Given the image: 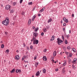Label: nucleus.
Returning <instances> with one entry per match:
<instances>
[{"instance_id": "37998d69", "label": "nucleus", "mask_w": 77, "mask_h": 77, "mask_svg": "<svg viewBox=\"0 0 77 77\" xmlns=\"http://www.w3.org/2000/svg\"><path fill=\"white\" fill-rule=\"evenodd\" d=\"M41 35L42 36H43V35H44V32H42V33L41 34Z\"/></svg>"}, {"instance_id": "412c9836", "label": "nucleus", "mask_w": 77, "mask_h": 77, "mask_svg": "<svg viewBox=\"0 0 77 77\" xmlns=\"http://www.w3.org/2000/svg\"><path fill=\"white\" fill-rule=\"evenodd\" d=\"M43 73H45V72H46V69H43Z\"/></svg>"}, {"instance_id": "13d9d810", "label": "nucleus", "mask_w": 77, "mask_h": 77, "mask_svg": "<svg viewBox=\"0 0 77 77\" xmlns=\"http://www.w3.org/2000/svg\"><path fill=\"white\" fill-rule=\"evenodd\" d=\"M51 59H52V60H53V59H54V57H51Z\"/></svg>"}, {"instance_id": "9b49d317", "label": "nucleus", "mask_w": 77, "mask_h": 77, "mask_svg": "<svg viewBox=\"0 0 77 77\" xmlns=\"http://www.w3.org/2000/svg\"><path fill=\"white\" fill-rule=\"evenodd\" d=\"M32 21V20L31 19H29L28 20V24L29 26H30V24H31V22Z\"/></svg>"}, {"instance_id": "2eb2a0df", "label": "nucleus", "mask_w": 77, "mask_h": 77, "mask_svg": "<svg viewBox=\"0 0 77 77\" xmlns=\"http://www.w3.org/2000/svg\"><path fill=\"white\" fill-rule=\"evenodd\" d=\"M15 69H12L11 71H10V72L11 73H13L14 72H15Z\"/></svg>"}, {"instance_id": "b1692460", "label": "nucleus", "mask_w": 77, "mask_h": 77, "mask_svg": "<svg viewBox=\"0 0 77 77\" xmlns=\"http://www.w3.org/2000/svg\"><path fill=\"white\" fill-rule=\"evenodd\" d=\"M71 59H69L68 60V61L69 62V63H71Z\"/></svg>"}, {"instance_id": "3c124183", "label": "nucleus", "mask_w": 77, "mask_h": 77, "mask_svg": "<svg viewBox=\"0 0 77 77\" xmlns=\"http://www.w3.org/2000/svg\"><path fill=\"white\" fill-rule=\"evenodd\" d=\"M25 63H26V62H27V63H29V62L28 61H26V60H25L24 61Z\"/></svg>"}, {"instance_id": "a19ab883", "label": "nucleus", "mask_w": 77, "mask_h": 77, "mask_svg": "<svg viewBox=\"0 0 77 77\" xmlns=\"http://www.w3.org/2000/svg\"><path fill=\"white\" fill-rule=\"evenodd\" d=\"M23 45L24 47H26V44H25V43H23Z\"/></svg>"}, {"instance_id": "603ef678", "label": "nucleus", "mask_w": 77, "mask_h": 77, "mask_svg": "<svg viewBox=\"0 0 77 77\" xmlns=\"http://www.w3.org/2000/svg\"><path fill=\"white\" fill-rule=\"evenodd\" d=\"M58 70H59V69H55L56 71H58Z\"/></svg>"}, {"instance_id": "f03ea898", "label": "nucleus", "mask_w": 77, "mask_h": 77, "mask_svg": "<svg viewBox=\"0 0 77 77\" xmlns=\"http://www.w3.org/2000/svg\"><path fill=\"white\" fill-rule=\"evenodd\" d=\"M36 37H33L32 39L33 41V44H38L39 42V41L38 40H36Z\"/></svg>"}, {"instance_id": "4be33fe9", "label": "nucleus", "mask_w": 77, "mask_h": 77, "mask_svg": "<svg viewBox=\"0 0 77 77\" xmlns=\"http://www.w3.org/2000/svg\"><path fill=\"white\" fill-rule=\"evenodd\" d=\"M71 48L69 46H68L67 47V49L68 50H71Z\"/></svg>"}, {"instance_id": "c03bdc74", "label": "nucleus", "mask_w": 77, "mask_h": 77, "mask_svg": "<svg viewBox=\"0 0 77 77\" xmlns=\"http://www.w3.org/2000/svg\"><path fill=\"white\" fill-rule=\"evenodd\" d=\"M13 4L14 6H15V5H16V2H13Z\"/></svg>"}, {"instance_id": "ea45409f", "label": "nucleus", "mask_w": 77, "mask_h": 77, "mask_svg": "<svg viewBox=\"0 0 77 77\" xmlns=\"http://www.w3.org/2000/svg\"><path fill=\"white\" fill-rule=\"evenodd\" d=\"M67 39H68V38H69V35H68L67 36Z\"/></svg>"}, {"instance_id": "aec40b11", "label": "nucleus", "mask_w": 77, "mask_h": 77, "mask_svg": "<svg viewBox=\"0 0 77 77\" xmlns=\"http://www.w3.org/2000/svg\"><path fill=\"white\" fill-rule=\"evenodd\" d=\"M72 50L74 52H75V53L76 52V49H75L74 48H72Z\"/></svg>"}, {"instance_id": "de8ad7c7", "label": "nucleus", "mask_w": 77, "mask_h": 77, "mask_svg": "<svg viewBox=\"0 0 77 77\" xmlns=\"http://www.w3.org/2000/svg\"><path fill=\"white\" fill-rule=\"evenodd\" d=\"M46 51H47V49H44V52H46Z\"/></svg>"}, {"instance_id": "8fccbe9b", "label": "nucleus", "mask_w": 77, "mask_h": 77, "mask_svg": "<svg viewBox=\"0 0 77 77\" xmlns=\"http://www.w3.org/2000/svg\"><path fill=\"white\" fill-rule=\"evenodd\" d=\"M35 29V26H33L32 27V29Z\"/></svg>"}, {"instance_id": "423d86ee", "label": "nucleus", "mask_w": 77, "mask_h": 77, "mask_svg": "<svg viewBox=\"0 0 77 77\" xmlns=\"http://www.w3.org/2000/svg\"><path fill=\"white\" fill-rule=\"evenodd\" d=\"M77 58H75L73 60L72 62V63H76V61H77Z\"/></svg>"}, {"instance_id": "f257e3e1", "label": "nucleus", "mask_w": 77, "mask_h": 77, "mask_svg": "<svg viewBox=\"0 0 77 77\" xmlns=\"http://www.w3.org/2000/svg\"><path fill=\"white\" fill-rule=\"evenodd\" d=\"M9 18L7 17L5 20L2 21V23L3 24L5 25V26H7L9 25Z\"/></svg>"}, {"instance_id": "72a5a7b5", "label": "nucleus", "mask_w": 77, "mask_h": 77, "mask_svg": "<svg viewBox=\"0 0 77 77\" xmlns=\"http://www.w3.org/2000/svg\"><path fill=\"white\" fill-rule=\"evenodd\" d=\"M62 39H63V41H64V36H63V35H62Z\"/></svg>"}, {"instance_id": "0e129e2a", "label": "nucleus", "mask_w": 77, "mask_h": 77, "mask_svg": "<svg viewBox=\"0 0 77 77\" xmlns=\"http://www.w3.org/2000/svg\"><path fill=\"white\" fill-rule=\"evenodd\" d=\"M54 4H57V2H54Z\"/></svg>"}, {"instance_id": "f8f14e48", "label": "nucleus", "mask_w": 77, "mask_h": 77, "mask_svg": "<svg viewBox=\"0 0 77 77\" xmlns=\"http://www.w3.org/2000/svg\"><path fill=\"white\" fill-rule=\"evenodd\" d=\"M54 39V36L53 35L52 36V38L51 39H50V41H53Z\"/></svg>"}, {"instance_id": "4c0bfd02", "label": "nucleus", "mask_w": 77, "mask_h": 77, "mask_svg": "<svg viewBox=\"0 0 77 77\" xmlns=\"http://www.w3.org/2000/svg\"><path fill=\"white\" fill-rule=\"evenodd\" d=\"M65 53L66 54V55H68V54L69 52H65Z\"/></svg>"}, {"instance_id": "6ab92c4d", "label": "nucleus", "mask_w": 77, "mask_h": 77, "mask_svg": "<svg viewBox=\"0 0 77 77\" xmlns=\"http://www.w3.org/2000/svg\"><path fill=\"white\" fill-rule=\"evenodd\" d=\"M43 31L45 32H45H46L47 31V29L46 28H44L43 29Z\"/></svg>"}, {"instance_id": "473e14b6", "label": "nucleus", "mask_w": 77, "mask_h": 77, "mask_svg": "<svg viewBox=\"0 0 77 77\" xmlns=\"http://www.w3.org/2000/svg\"><path fill=\"white\" fill-rule=\"evenodd\" d=\"M37 59V56H35L34 57V60H36Z\"/></svg>"}, {"instance_id": "cd10ccee", "label": "nucleus", "mask_w": 77, "mask_h": 77, "mask_svg": "<svg viewBox=\"0 0 77 77\" xmlns=\"http://www.w3.org/2000/svg\"><path fill=\"white\" fill-rule=\"evenodd\" d=\"M72 54L71 53H69V56L70 57H72Z\"/></svg>"}, {"instance_id": "39448f33", "label": "nucleus", "mask_w": 77, "mask_h": 77, "mask_svg": "<svg viewBox=\"0 0 77 77\" xmlns=\"http://www.w3.org/2000/svg\"><path fill=\"white\" fill-rule=\"evenodd\" d=\"M10 7H11L9 5H8L5 6V9L6 10H8V9H10Z\"/></svg>"}, {"instance_id": "1a4fd4ad", "label": "nucleus", "mask_w": 77, "mask_h": 77, "mask_svg": "<svg viewBox=\"0 0 77 77\" xmlns=\"http://www.w3.org/2000/svg\"><path fill=\"white\" fill-rule=\"evenodd\" d=\"M20 72H21V70L20 69H17L16 71V73H18V72L20 73Z\"/></svg>"}, {"instance_id": "bb28decb", "label": "nucleus", "mask_w": 77, "mask_h": 77, "mask_svg": "<svg viewBox=\"0 0 77 77\" xmlns=\"http://www.w3.org/2000/svg\"><path fill=\"white\" fill-rule=\"evenodd\" d=\"M33 46L32 45L30 46V49H31V50H32V49H33Z\"/></svg>"}, {"instance_id": "c85d7f7f", "label": "nucleus", "mask_w": 77, "mask_h": 77, "mask_svg": "<svg viewBox=\"0 0 77 77\" xmlns=\"http://www.w3.org/2000/svg\"><path fill=\"white\" fill-rule=\"evenodd\" d=\"M11 13H14V10H11L10 11Z\"/></svg>"}, {"instance_id": "69168bd1", "label": "nucleus", "mask_w": 77, "mask_h": 77, "mask_svg": "<svg viewBox=\"0 0 77 77\" xmlns=\"http://www.w3.org/2000/svg\"><path fill=\"white\" fill-rule=\"evenodd\" d=\"M32 41H33V39L31 40V42H32Z\"/></svg>"}, {"instance_id": "c756f323", "label": "nucleus", "mask_w": 77, "mask_h": 77, "mask_svg": "<svg viewBox=\"0 0 77 77\" xmlns=\"http://www.w3.org/2000/svg\"><path fill=\"white\" fill-rule=\"evenodd\" d=\"M4 45L3 44H2V45L1 47V48H4Z\"/></svg>"}, {"instance_id": "4468645a", "label": "nucleus", "mask_w": 77, "mask_h": 77, "mask_svg": "<svg viewBox=\"0 0 77 77\" xmlns=\"http://www.w3.org/2000/svg\"><path fill=\"white\" fill-rule=\"evenodd\" d=\"M52 19L50 18L49 20H48V23H50V22H51L52 21Z\"/></svg>"}, {"instance_id": "393cba45", "label": "nucleus", "mask_w": 77, "mask_h": 77, "mask_svg": "<svg viewBox=\"0 0 77 77\" xmlns=\"http://www.w3.org/2000/svg\"><path fill=\"white\" fill-rule=\"evenodd\" d=\"M65 43L66 44H68V42L67 41V40H65Z\"/></svg>"}, {"instance_id": "338daca9", "label": "nucleus", "mask_w": 77, "mask_h": 77, "mask_svg": "<svg viewBox=\"0 0 77 77\" xmlns=\"http://www.w3.org/2000/svg\"><path fill=\"white\" fill-rule=\"evenodd\" d=\"M64 69H65V67H64L63 69V70H64Z\"/></svg>"}, {"instance_id": "dca6fc26", "label": "nucleus", "mask_w": 77, "mask_h": 77, "mask_svg": "<svg viewBox=\"0 0 77 77\" xmlns=\"http://www.w3.org/2000/svg\"><path fill=\"white\" fill-rule=\"evenodd\" d=\"M35 17H36V15H34L32 18V20L33 21L34 20H35Z\"/></svg>"}, {"instance_id": "6e6552de", "label": "nucleus", "mask_w": 77, "mask_h": 77, "mask_svg": "<svg viewBox=\"0 0 77 77\" xmlns=\"http://www.w3.org/2000/svg\"><path fill=\"white\" fill-rule=\"evenodd\" d=\"M40 75V72H39V71H38L35 74L36 76H39Z\"/></svg>"}, {"instance_id": "f3484780", "label": "nucleus", "mask_w": 77, "mask_h": 77, "mask_svg": "<svg viewBox=\"0 0 77 77\" xmlns=\"http://www.w3.org/2000/svg\"><path fill=\"white\" fill-rule=\"evenodd\" d=\"M25 58H26V56H24L22 59V61H23Z\"/></svg>"}, {"instance_id": "e2e57ef3", "label": "nucleus", "mask_w": 77, "mask_h": 77, "mask_svg": "<svg viewBox=\"0 0 77 77\" xmlns=\"http://www.w3.org/2000/svg\"><path fill=\"white\" fill-rule=\"evenodd\" d=\"M46 28H47V29H49V26H47Z\"/></svg>"}, {"instance_id": "5fc2aeb1", "label": "nucleus", "mask_w": 77, "mask_h": 77, "mask_svg": "<svg viewBox=\"0 0 77 77\" xmlns=\"http://www.w3.org/2000/svg\"><path fill=\"white\" fill-rule=\"evenodd\" d=\"M27 50H29V47H27Z\"/></svg>"}, {"instance_id": "5701e85b", "label": "nucleus", "mask_w": 77, "mask_h": 77, "mask_svg": "<svg viewBox=\"0 0 77 77\" xmlns=\"http://www.w3.org/2000/svg\"><path fill=\"white\" fill-rule=\"evenodd\" d=\"M38 64H39V63H38V62L36 63L35 64V67H37V65H38Z\"/></svg>"}, {"instance_id": "9d476101", "label": "nucleus", "mask_w": 77, "mask_h": 77, "mask_svg": "<svg viewBox=\"0 0 77 77\" xmlns=\"http://www.w3.org/2000/svg\"><path fill=\"white\" fill-rule=\"evenodd\" d=\"M15 58L16 60H19V59H20V57L18 55H17L16 57H15Z\"/></svg>"}, {"instance_id": "ddd939ff", "label": "nucleus", "mask_w": 77, "mask_h": 77, "mask_svg": "<svg viewBox=\"0 0 77 77\" xmlns=\"http://www.w3.org/2000/svg\"><path fill=\"white\" fill-rule=\"evenodd\" d=\"M43 60H44L45 61H46L47 59V57L45 56H44L43 57Z\"/></svg>"}, {"instance_id": "c9c22d12", "label": "nucleus", "mask_w": 77, "mask_h": 77, "mask_svg": "<svg viewBox=\"0 0 77 77\" xmlns=\"http://www.w3.org/2000/svg\"><path fill=\"white\" fill-rule=\"evenodd\" d=\"M45 9V7H44L42 9V11L43 12L44 11V10Z\"/></svg>"}, {"instance_id": "0eeeda50", "label": "nucleus", "mask_w": 77, "mask_h": 77, "mask_svg": "<svg viewBox=\"0 0 77 77\" xmlns=\"http://www.w3.org/2000/svg\"><path fill=\"white\" fill-rule=\"evenodd\" d=\"M63 21H65V22L66 23H68V19H66V18H65V17H63Z\"/></svg>"}, {"instance_id": "58836bf2", "label": "nucleus", "mask_w": 77, "mask_h": 77, "mask_svg": "<svg viewBox=\"0 0 77 77\" xmlns=\"http://www.w3.org/2000/svg\"><path fill=\"white\" fill-rule=\"evenodd\" d=\"M23 0H20V3L21 4V3H22V2H23Z\"/></svg>"}, {"instance_id": "864d4df0", "label": "nucleus", "mask_w": 77, "mask_h": 77, "mask_svg": "<svg viewBox=\"0 0 77 77\" xmlns=\"http://www.w3.org/2000/svg\"><path fill=\"white\" fill-rule=\"evenodd\" d=\"M72 17H74V14H72Z\"/></svg>"}, {"instance_id": "20e7f679", "label": "nucleus", "mask_w": 77, "mask_h": 77, "mask_svg": "<svg viewBox=\"0 0 77 77\" xmlns=\"http://www.w3.org/2000/svg\"><path fill=\"white\" fill-rule=\"evenodd\" d=\"M33 37H35V38H36L37 36L38 35V33L37 32H33Z\"/></svg>"}, {"instance_id": "2f4dec72", "label": "nucleus", "mask_w": 77, "mask_h": 77, "mask_svg": "<svg viewBox=\"0 0 77 77\" xmlns=\"http://www.w3.org/2000/svg\"><path fill=\"white\" fill-rule=\"evenodd\" d=\"M32 2H29L28 3V5H32Z\"/></svg>"}, {"instance_id": "49530a36", "label": "nucleus", "mask_w": 77, "mask_h": 77, "mask_svg": "<svg viewBox=\"0 0 77 77\" xmlns=\"http://www.w3.org/2000/svg\"><path fill=\"white\" fill-rule=\"evenodd\" d=\"M62 72H63V73H64V72H65V70H63Z\"/></svg>"}, {"instance_id": "a18cd8bd", "label": "nucleus", "mask_w": 77, "mask_h": 77, "mask_svg": "<svg viewBox=\"0 0 77 77\" xmlns=\"http://www.w3.org/2000/svg\"><path fill=\"white\" fill-rule=\"evenodd\" d=\"M35 8H36V7H34L32 10V11H34L35 9Z\"/></svg>"}, {"instance_id": "bf43d9fd", "label": "nucleus", "mask_w": 77, "mask_h": 77, "mask_svg": "<svg viewBox=\"0 0 77 77\" xmlns=\"http://www.w3.org/2000/svg\"><path fill=\"white\" fill-rule=\"evenodd\" d=\"M43 12L41 10L40 11H39V12Z\"/></svg>"}, {"instance_id": "774afa93", "label": "nucleus", "mask_w": 77, "mask_h": 77, "mask_svg": "<svg viewBox=\"0 0 77 77\" xmlns=\"http://www.w3.org/2000/svg\"><path fill=\"white\" fill-rule=\"evenodd\" d=\"M5 35H7V32H5Z\"/></svg>"}, {"instance_id": "4d7b16f0", "label": "nucleus", "mask_w": 77, "mask_h": 77, "mask_svg": "<svg viewBox=\"0 0 77 77\" xmlns=\"http://www.w3.org/2000/svg\"><path fill=\"white\" fill-rule=\"evenodd\" d=\"M71 33V30H69V33Z\"/></svg>"}, {"instance_id": "a878e982", "label": "nucleus", "mask_w": 77, "mask_h": 77, "mask_svg": "<svg viewBox=\"0 0 77 77\" xmlns=\"http://www.w3.org/2000/svg\"><path fill=\"white\" fill-rule=\"evenodd\" d=\"M66 62H65L63 64V66H64L66 65Z\"/></svg>"}, {"instance_id": "79ce46f5", "label": "nucleus", "mask_w": 77, "mask_h": 77, "mask_svg": "<svg viewBox=\"0 0 77 77\" xmlns=\"http://www.w3.org/2000/svg\"><path fill=\"white\" fill-rule=\"evenodd\" d=\"M66 26V23H64L63 24V26Z\"/></svg>"}, {"instance_id": "6e6d98bb", "label": "nucleus", "mask_w": 77, "mask_h": 77, "mask_svg": "<svg viewBox=\"0 0 77 77\" xmlns=\"http://www.w3.org/2000/svg\"><path fill=\"white\" fill-rule=\"evenodd\" d=\"M38 17H40V16H41V14H38Z\"/></svg>"}, {"instance_id": "a211bd4d", "label": "nucleus", "mask_w": 77, "mask_h": 77, "mask_svg": "<svg viewBox=\"0 0 77 77\" xmlns=\"http://www.w3.org/2000/svg\"><path fill=\"white\" fill-rule=\"evenodd\" d=\"M53 55L54 56H55L56 55V51H55L53 52Z\"/></svg>"}, {"instance_id": "09e8293b", "label": "nucleus", "mask_w": 77, "mask_h": 77, "mask_svg": "<svg viewBox=\"0 0 77 77\" xmlns=\"http://www.w3.org/2000/svg\"><path fill=\"white\" fill-rule=\"evenodd\" d=\"M6 52L8 53L9 52V50L8 49L6 50Z\"/></svg>"}, {"instance_id": "680f3d73", "label": "nucleus", "mask_w": 77, "mask_h": 77, "mask_svg": "<svg viewBox=\"0 0 77 77\" xmlns=\"http://www.w3.org/2000/svg\"><path fill=\"white\" fill-rule=\"evenodd\" d=\"M63 31H65V28H63Z\"/></svg>"}, {"instance_id": "7c9ffc66", "label": "nucleus", "mask_w": 77, "mask_h": 77, "mask_svg": "<svg viewBox=\"0 0 77 77\" xmlns=\"http://www.w3.org/2000/svg\"><path fill=\"white\" fill-rule=\"evenodd\" d=\"M38 28L37 27L36 28V29H35L34 30V32H36V31H37V30H38Z\"/></svg>"}, {"instance_id": "f704fd0d", "label": "nucleus", "mask_w": 77, "mask_h": 77, "mask_svg": "<svg viewBox=\"0 0 77 77\" xmlns=\"http://www.w3.org/2000/svg\"><path fill=\"white\" fill-rule=\"evenodd\" d=\"M63 49L64 50V51H66V47H64L63 48Z\"/></svg>"}, {"instance_id": "7ed1b4c3", "label": "nucleus", "mask_w": 77, "mask_h": 77, "mask_svg": "<svg viewBox=\"0 0 77 77\" xmlns=\"http://www.w3.org/2000/svg\"><path fill=\"white\" fill-rule=\"evenodd\" d=\"M57 42L58 44V45H60V44H62V43L63 42V41L60 39L59 38H57Z\"/></svg>"}, {"instance_id": "052dcab7", "label": "nucleus", "mask_w": 77, "mask_h": 77, "mask_svg": "<svg viewBox=\"0 0 77 77\" xmlns=\"http://www.w3.org/2000/svg\"><path fill=\"white\" fill-rule=\"evenodd\" d=\"M62 53H63L62 52H60V55H62Z\"/></svg>"}, {"instance_id": "e433bc0d", "label": "nucleus", "mask_w": 77, "mask_h": 77, "mask_svg": "<svg viewBox=\"0 0 77 77\" xmlns=\"http://www.w3.org/2000/svg\"><path fill=\"white\" fill-rule=\"evenodd\" d=\"M24 14H25V13H24V12H22V15H24Z\"/></svg>"}]
</instances>
